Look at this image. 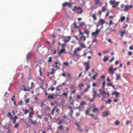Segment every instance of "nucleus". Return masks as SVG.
<instances>
[{"instance_id":"nucleus-1","label":"nucleus","mask_w":133,"mask_h":133,"mask_svg":"<svg viewBox=\"0 0 133 133\" xmlns=\"http://www.w3.org/2000/svg\"><path fill=\"white\" fill-rule=\"evenodd\" d=\"M84 64L86 66L85 68L86 71H88L90 68L89 62L88 61L87 62H84Z\"/></svg>"},{"instance_id":"nucleus-2","label":"nucleus","mask_w":133,"mask_h":133,"mask_svg":"<svg viewBox=\"0 0 133 133\" xmlns=\"http://www.w3.org/2000/svg\"><path fill=\"white\" fill-rule=\"evenodd\" d=\"M86 102L84 101H82L80 103L79 106L76 108V109H79L81 108H84V105H86Z\"/></svg>"},{"instance_id":"nucleus-3","label":"nucleus","mask_w":133,"mask_h":133,"mask_svg":"<svg viewBox=\"0 0 133 133\" xmlns=\"http://www.w3.org/2000/svg\"><path fill=\"white\" fill-rule=\"evenodd\" d=\"M72 5L71 3H69L68 2H65L62 4V6L64 7L68 5V6L70 8H71L72 6Z\"/></svg>"},{"instance_id":"nucleus-4","label":"nucleus","mask_w":133,"mask_h":133,"mask_svg":"<svg viewBox=\"0 0 133 133\" xmlns=\"http://www.w3.org/2000/svg\"><path fill=\"white\" fill-rule=\"evenodd\" d=\"M75 9L77 10H80V11H77V13L79 14H81L83 12V10L81 7H77L76 6H75Z\"/></svg>"},{"instance_id":"nucleus-5","label":"nucleus","mask_w":133,"mask_h":133,"mask_svg":"<svg viewBox=\"0 0 133 133\" xmlns=\"http://www.w3.org/2000/svg\"><path fill=\"white\" fill-rule=\"evenodd\" d=\"M64 39V42L65 43L68 42L70 39L71 37L70 36H64L63 37Z\"/></svg>"},{"instance_id":"nucleus-6","label":"nucleus","mask_w":133,"mask_h":133,"mask_svg":"<svg viewBox=\"0 0 133 133\" xmlns=\"http://www.w3.org/2000/svg\"><path fill=\"white\" fill-rule=\"evenodd\" d=\"M108 70L109 71L110 74L111 75H114V70L113 69V67L112 66L110 67L108 69Z\"/></svg>"},{"instance_id":"nucleus-7","label":"nucleus","mask_w":133,"mask_h":133,"mask_svg":"<svg viewBox=\"0 0 133 133\" xmlns=\"http://www.w3.org/2000/svg\"><path fill=\"white\" fill-rule=\"evenodd\" d=\"M72 25H74V27L75 29H78L79 30H80L79 28L80 27L79 26V25L77 26V25L76 21H75L73 24Z\"/></svg>"},{"instance_id":"nucleus-8","label":"nucleus","mask_w":133,"mask_h":133,"mask_svg":"<svg viewBox=\"0 0 133 133\" xmlns=\"http://www.w3.org/2000/svg\"><path fill=\"white\" fill-rule=\"evenodd\" d=\"M99 30H98V29L97 28L95 32H93L92 33V35L93 36L95 35L96 36L99 33Z\"/></svg>"},{"instance_id":"nucleus-9","label":"nucleus","mask_w":133,"mask_h":133,"mask_svg":"<svg viewBox=\"0 0 133 133\" xmlns=\"http://www.w3.org/2000/svg\"><path fill=\"white\" fill-rule=\"evenodd\" d=\"M109 113L108 111L107 110L105 111L103 113L102 116L103 117H105L106 116H108Z\"/></svg>"},{"instance_id":"nucleus-10","label":"nucleus","mask_w":133,"mask_h":133,"mask_svg":"<svg viewBox=\"0 0 133 133\" xmlns=\"http://www.w3.org/2000/svg\"><path fill=\"white\" fill-rule=\"evenodd\" d=\"M86 37L85 36H84V35H83L82 36H81L80 38L79 41H81L82 42V41H84L86 39Z\"/></svg>"},{"instance_id":"nucleus-11","label":"nucleus","mask_w":133,"mask_h":133,"mask_svg":"<svg viewBox=\"0 0 133 133\" xmlns=\"http://www.w3.org/2000/svg\"><path fill=\"white\" fill-rule=\"evenodd\" d=\"M92 112L94 113H96L98 114L99 112V109L97 108H94L92 110Z\"/></svg>"},{"instance_id":"nucleus-12","label":"nucleus","mask_w":133,"mask_h":133,"mask_svg":"<svg viewBox=\"0 0 133 133\" xmlns=\"http://www.w3.org/2000/svg\"><path fill=\"white\" fill-rule=\"evenodd\" d=\"M99 23L101 24L102 25H103L105 23V21L103 19H99Z\"/></svg>"},{"instance_id":"nucleus-13","label":"nucleus","mask_w":133,"mask_h":133,"mask_svg":"<svg viewBox=\"0 0 133 133\" xmlns=\"http://www.w3.org/2000/svg\"><path fill=\"white\" fill-rule=\"evenodd\" d=\"M78 44H79L80 46L81 47H83V48H86V46H85L84 44L82 42H81V41H79L78 43Z\"/></svg>"},{"instance_id":"nucleus-14","label":"nucleus","mask_w":133,"mask_h":133,"mask_svg":"<svg viewBox=\"0 0 133 133\" xmlns=\"http://www.w3.org/2000/svg\"><path fill=\"white\" fill-rule=\"evenodd\" d=\"M65 50V49H64V48H62L61 49L60 51L58 52V54L59 55H60L61 53H66Z\"/></svg>"},{"instance_id":"nucleus-15","label":"nucleus","mask_w":133,"mask_h":133,"mask_svg":"<svg viewBox=\"0 0 133 133\" xmlns=\"http://www.w3.org/2000/svg\"><path fill=\"white\" fill-rule=\"evenodd\" d=\"M31 121V123L34 125H36L37 124L36 121H34L32 119H29Z\"/></svg>"},{"instance_id":"nucleus-16","label":"nucleus","mask_w":133,"mask_h":133,"mask_svg":"<svg viewBox=\"0 0 133 133\" xmlns=\"http://www.w3.org/2000/svg\"><path fill=\"white\" fill-rule=\"evenodd\" d=\"M33 82H32L31 83V88L29 87L28 89H23V90L24 91H30V89H31L33 86Z\"/></svg>"},{"instance_id":"nucleus-17","label":"nucleus","mask_w":133,"mask_h":133,"mask_svg":"<svg viewBox=\"0 0 133 133\" xmlns=\"http://www.w3.org/2000/svg\"><path fill=\"white\" fill-rule=\"evenodd\" d=\"M32 56L31 53H28L26 55V59L28 62V61L29 59Z\"/></svg>"},{"instance_id":"nucleus-18","label":"nucleus","mask_w":133,"mask_h":133,"mask_svg":"<svg viewBox=\"0 0 133 133\" xmlns=\"http://www.w3.org/2000/svg\"><path fill=\"white\" fill-rule=\"evenodd\" d=\"M109 58V57L107 56H105L103 58V61L104 62H106L107 61H108Z\"/></svg>"},{"instance_id":"nucleus-19","label":"nucleus","mask_w":133,"mask_h":133,"mask_svg":"<svg viewBox=\"0 0 133 133\" xmlns=\"http://www.w3.org/2000/svg\"><path fill=\"white\" fill-rule=\"evenodd\" d=\"M92 17L93 18L94 21H95L97 19V17L95 13L93 14L92 15Z\"/></svg>"},{"instance_id":"nucleus-20","label":"nucleus","mask_w":133,"mask_h":133,"mask_svg":"<svg viewBox=\"0 0 133 133\" xmlns=\"http://www.w3.org/2000/svg\"><path fill=\"white\" fill-rule=\"evenodd\" d=\"M124 11H127V10L129 9V6L127 5H125L124 6Z\"/></svg>"},{"instance_id":"nucleus-21","label":"nucleus","mask_w":133,"mask_h":133,"mask_svg":"<svg viewBox=\"0 0 133 133\" xmlns=\"http://www.w3.org/2000/svg\"><path fill=\"white\" fill-rule=\"evenodd\" d=\"M114 94H115L116 96H117L119 95L120 93L119 92H118L117 91L113 92L112 93L111 95H113Z\"/></svg>"},{"instance_id":"nucleus-22","label":"nucleus","mask_w":133,"mask_h":133,"mask_svg":"<svg viewBox=\"0 0 133 133\" xmlns=\"http://www.w3.org/2000/svg\"><path fill=\"white\" fill-rule=\"evenodd\" d=\"M56 109H57V107H55L52 109L51 112V114L52 115H54V112Z\"/></svg>"},{"instance_id":"nucleus-23","label":"nucleus","mask_w":133,"mask_h":133,"mask_svg":"<svg viewBox=\"0 0 133 133\" xmlns=\"http://www.w3.org/2000/svg\"><path fill=\"white\" fill-rule=\"evenodd\" d=\"M89 115L92 117H94L95 120L97 119H98V117H95V115L93 114H90Z\"/></svg>"},{"instance_id":"nucleus-24","label":"nucleus","mask_w":133,"mask_h":133,"mask_svg":"<svg viewBox=\"0 0 133 133\" xmlns=\"http://www.w3.org/2000/svg\"><path fill=\"white\" fill-rule=\"evenodd\" d=\"M67 76L68 77V79H71L72 78V77L71 76L70 73H68L67 74Z\"/></svg>"},{"instance_id":"nucleus-25","label":"nucleus","mask_w":133,"mask_h":133,"mask_svg":"<svg viewBox=\"0 0 133 133\" xmlns=\"http://www.w3.org/2000/svg\"><path fill=\"white\" fill-rule=\"evenodd\" d=\"M93 94L92 95L93 97V98H95V97H96V95H97V92L96 91H94V92H93Z\"/></svg>"},{"instance_id":"nucleus-26","label":"nucleus","mask_w":133,"mask_h":133,"mask_svg":"<svg viewBox=\"0 0 133 133\" xmlns=\"http://www.w3.org/2000/svg\"><path fill=\"white\" fill-rule=\"evenodd\" d=\"M84 33L87 35L88 36L89 35V32L87 29H85L84 30Z\"/></svg>"},{"instance_id":"nucleus-27","label":"nucleus","mask_w":133,"mask_h":133,"mask_svg":"<svg viewBox=\"0 0 133 133\" xmlns=\"http://www.w3.org/2000/svg\"><path fill=\"white\" fill-rule=\"evenodd\" d=\"M116 80H118L121 78V76L120 75L116 74Z\"/></svg>"},{"instance_id":"nucleus-28","label":"nucleus","mask_w":133,"mask_h":133,"mask_svg":"<svg viewBox=\"0 0 133 133\" xmlns=\"http://www.w3.org/2000/svg\"><path fill=\"white\" fill-rule=\"evenodd\" d=\"M91 86L90 85H88L87 87V88L85 89V92H87L88 90V89L90 88Z\"/></svg>"},{"instance_id":"nucleus-29","label":"nucleus","mask_w":133,"mask_h":133,"mask_svg":"<svg viewBox=\"0 0 133 133\" xmlns=\"http://www.w3.org/2000/svg\"><path fill=\"white\" fill-rule=\"evenodd\" d=\"M98 75V73H97L95 75H94L92 76L91 78L93 79L94 80H95L96 79V77H97Z\"/></svg>"},{"instance_id":"nucleus-30","label":"nucleus","mask_w":133,"mask_h":133,"mask_svg":"<svg viewBox=\"0 0 133 133\" xmlns=\"http://www.w3.org/2000/svg\"><path fill=\"white\" fill-rule=\"evenodd\" d=\"M76 125H77V127L78 129L79 130H80L81 131H82V129L81 128V126L79 125V124L77 122H76Z\"/></svg>"},{"instance_id":"nucleus-31","label":"nucleus","mask_w":133,"mask_h":133,"mask_svg":"<svg viewBox=\"0 0 133 133\" xmlns=\"http://www.w3.org/2000/svg\"><path fill=\"white\" fill-rule=\"evenodd\" d=\"M48 98H49L50 99H54V96L52 95V94H51L50 95H48Z\"/></svg>"},{"instance_id":"nucleus-32","label":"nucleus","mask_w":133,"mask_h":133,"mask_svg":"<svg viewBox=\"0 0 133 133\" xmlns=\"http://www.w3.org/2000/svg\"><path fill=\"white\" fill-rule=\"evenodd\" d=\"M104 91H103V90H101V91L100 94L101 95H102L103 96V97L106 98V97H105V96L104 95Z\"/></svg>"},{"instance_id":"nucleus-33","label":"nucleus","mask_w":133,"mask_h":133,"mask_svg":"<svg viewBox=\"0 0 133 133\" xmlns=\"http://www.w3.org/2000/svg\"><path fill=\"white\" fill-rule=\"evenodd\" d=\"M84 83H79L78 86V87L79 88H80L82 87H84Z\"/></svg>"},{"instance_id":"nucleus-34","label":"nucleus","mask_w":133,"mask_h":133,"mask_svg":"<svg viewBox=\"0 0 133 133\" xmlns=\"http://www.w3.org/2000/svg\"><path fill=\"white\" fill-rule=\"evenodd\" d=\"M120 123L119 121L118 120H117L114 123L116 125H119Z\"/></svg>"},{"instance_id":"nucleus-35","label":"nucleus","mask_w":133,"mask_h":133,"mask_svg":"<svg viewBox=\"0 0 133 133\" xmlns=\"http://www.w3.org/2000/svg\"><path fill=\"white\" fill-rule=\"evenodd\" d=\"M105 82L104 81L103 83H102L103 85H102V87H101V88H103V89H104V90L105 89Z\"/></svg>"},{"instance_id":"nucleus-36","label":"nucleus","mask_w":133,"mask_h":133,"mask_svg":"<svg viewBox=\"0 0 133 133\" xmlns=\"http://www.w3.org/2000/svg\"><path fill=\"white\" fill-rule=\"evenodd\" d=\"M125 19V16H122L121 17L120 20L121 22H123Z\"/></svg>"},{"instance_id":"nucleus-37","label":"nucleus","mask_w":133,"mask_h":133,"mask_svg":"<svg viewBox=\"0 0 133 133\" xmlns=\"http://www.w3.org/2000/svg\"><path fill=\"white\" fill-rule=\"evenodd\" d=\"M34 114V113L33 112H31L29 113V118H31L32 116Z\"/></svg>"},{"instance_id":"nucleus-38","label":"nucleus","mask_w":133,"mask_h":133,"mask_svg":"<svg viewBox=\"0 0 133 133\" xmlns=\"http://www.w3.org/2000/svg\"><path fill=\"white\" fill-rule=\"evenodd\" d=\"M121 33V37H122L123 36V34H124L125 33V31H121L120 32Z\"/></svg>"},{"instance_id":"nucleus-39","label":"nucleus","mask_w":133,"mask_h":133,"mask_svg":"<svg viewBox=\"0 0 133 133\" xmlns=\"http://www.w3.org/2000/svg\"><path fill=\"white\" fill-rule=\"evenodd\" d=\"M85 24H84V22H81L80 23V24L79 25V26H80V27H82Z\"/></svg>"},{"instance_id":"nucleus-40","label":"nucleus","mask_w":133,"mask_h":133,"mask_svg":"<svg viewBox=\"0 0 133 133\" xmlns=\"http://www.w3.org/2000/svg\"><path fill=\"white\" fill-rule=\"evenodd\" d=\"M111 100L110 99H108V101H106V103L107 104H110L111 103Z\"/></svg>"},{"instance_id":"nucleus-41","label":"nucleus","mask_w":133,"mask_h":133,"mask_svg":"<svg viewBox=\"0 0 133 133\" xmlns=\"http://www.w3.org/2000/svg\"><path fill=\"white\" fill-rule=\"evenodd\" d=\"M42 68L41 67H40L39 68V74L40 76H42Z\"/></svg>"},{"instance_id":"nucleus-42","label":"nucleus","mask_w":133,"mask_h":133,"mask_svg":"<svg viewBox=\"0 0 133 133\" xmlns=\"http://www.w3.org/2000/svg\"><path fill=\"white\" fill-rule=\"evenodd\" d=\"M52 57H50L48 59V62H52Z\"/></svg>"},{"instance_id":"nucleus-43","label":"nucleus","mask_w":133,"mask_h":133,"mask_svg":"<svg viewBox=\"0 0 133 133\" xmlns=\"http://www.w3.org/2000/svg\"><path fill=\"white\" fill-rule=\"evenodd\" d=\"M58 129H59L61 130H62L63 129V127L62 125H60L58 127Z\"/></svg>"},{"instance_id":"nucleus-44","label":"nucleus","mask_w":133,"mask_h":133,"mask_svg":"<svg viewBox=\"0 0 133 133\" xmlns=\"http://www.w3.org/2000/svg\"><path fill=\"white\" fill-rule=\"evenodd\" d=\"M51 70L52 71L51 72H50V74L51 75H52L55 73V72L54 71V69H52Z\"/></svg>"},{"instance_id":"nucleus-45","label":"nucleus","mask_w":133,"mask_h":133,"mask_svg":"<svg viewBox=\"0 0 133 133\" xmlns=\"http://www.w3.org/2000/svg\"><path fill=\"white\" fill-rule=\"evenodd\" d=\"M107 85L108 87H110L111 86H112V83H107Z\"/></svg>"},{"instance_id":"nucleus-46","label":"nucleus","mask_w":133,"mask_h":133,"mask_svg":"<svg viewBox=\"0 0 133 133\" xmlns=\"http://www.w3.org/2000/svg\"><path fill=\"white\" fill-rule=\"evenodd\" d=\"M66 44L65 43H63L62 44V48H65L66 47Z\"/></svg>"},{"instance_id":"nucleus-47","label":"nucleus","mask_w":133,"mask_h":133,"mask_svg":"<svg viewBox=\"0 0 133 133\" xmlns=\"http://www.w3.org/2000/svg\"><path fill=\"white\" fill-rule=\"evenodd\" d=\"M26 103H28L30 101L29 98H27L26 99L24 100Z\"/></svg>"},{"instance_id":"nucleus-48","label":"nucleus","mask_w":133,"mask_h":133,"mask_svg":"<svg viewBox=\"0 0 133 133\" xmlns=\"http://www.w3.org/2000/svg\"><path fill=\"white\" fill-rule=\"evenodd\" d=\"M15 97V96L14 95L12 96V97L11 98V100L12 101H14L15 100L14 99V98Z\"/></svg>"},{"instance_id":"nucleus-49","label":"nucleus","mask_w":133,"mask_h":133,"mask_svg":"<svg viewBox=\"0 0 133 133\" xmlns=\"http://www.w3.org/2000/svg\"><path fill=\"white\" fill-rule=\"evenodd\" d=\"M24 114H26L27 113H28L29 112V110L27 109L25 110L24 111Z\"/></svg>"},{"instance_id":"nucleus-50","label":"nucleus","mask_w":133,"mask_h":133,"mask_svg":"<svg viewBox=\"0 0 133 133\" xmlns=\"http://www.w3.org/2000/svg\"><path fill=\"white\" fill-rule=\"evenodd\" d=\"M115 1V0H111L110 1V3L112 5H113L114 4Z\"/></svg>"},{"instance_id":"nucleus-51","label":"nucleus","mask_w":133,"mask_h":133,"mask_svg":"<svg viewBox=\"0 0 133 133\" xmlns=\"http://www.w3.org/2000/svg\"><path fill=\"white\" fill-rule=\"evenodd\" d=\"M95 3L97 5L98 4H99V2L100 0H95Z\"/></svg>"},{"instance_id":"nucleus-52","label":"nucleus","mask_w":133,"mask_h":133,"mask_svg":"<svg viewBox=\"0 0 133 133\" xmlns=\"http://www.w3.org/2000/svg\"><path fill=\"white\" fill-rule=\"evenodd\" d=\"M12 115L10 112H8L7 114V116L8 117L11 116Z\"/></svg>"},{"instance_id":"nucleus-53","label":"nucleus","mask_w":133,"mask_h":133,"mask_svg":"<svg viewBox=\"0 0 133 133\" xmlns=\"http://www.w3.org/2000/svg\"><path fill=\"white\" fill-rule=\"evenodd\" d=\"M23 103V102L22 100H21L19 102L18 105H21Z\"/></svg>"},{"instance_id":"nucleus-54","label":"nucleus","mask_w":133,"mask_h":133,"mask_svg":"<svg viewBox=\"0 0 133 133\" xmlns=\"http://www.w3.org/2000/svg\"><path fill=\"white\" fill-rule=\"evenodd\" d=\"M106 10L105 7H103L102 9V11L103 12H104L106 11Z\"/></svg>"},{"instance_id":"nucleus-55","label":"nucleus","mask_w":133,"mask_h":133,"mask_svg":"<svg viewBox=\"0 0 133 133\" xmlns=\"http://www.w3.org/2000/svg\"><path fill=\"white\" fill-rule=\"evenodd\" d=\"M62 123V121L61 120H60L58 121V123H57V124L58 125H60V124H61Z\"/></svg>"},{"instance_id":"nucleus-56","label":"nucleus","mask_w":133,"mask_h":133,"mask_svg":"<svg viewBox=\"0 0 133 133\" xmlns=\"http://www.w3.org/2000/svg\"><path fill=\"white\" fill-rule=\"evenodd\" d=\"M89 112V110H86L85 111V114L87 115H88Z\"/></svg>"},{"instance_id":"nucleus-57","label":"nucleus","mask_w":133,"mask_h":133,"mask_svg":"<svg viewBox=\"0 0 133 133\" xmlns=\"http://www.w3.org/2000/svg\"><path fill=\"white\" fill-rule=\"evenodd\" d=\"M19 125V124L18 123L15 124L14 126V127L15 128H17L18 127Z\"/></svg>"},{"instance_id":"nucleus-58","label":"nucleus","mask_w":133,"mask_h":133,"mask_svg":"<svg viewBox=\"0 0 133 133\" xmlns=\"http://www.w3.org/2000/svg\"><path fill=\"white\" fill-rule=\"evenodd\" d=\"M62 94L63 95L65 96L66 97H67L68 95L67 93L66 92H65L63 93Z\"/></svg>"},{"instance_id":"nucleus-59","label":"nucleus","mask_w":133,"mask_h":133,"mask_svg":"<svg viewBox=\"0 0 133 133\" xmlns=\"http://www.w3.org/2000/svg\"><path fill=\"white\" fill-rule=\"evenodd\" d=\"M115 59V57H112V58L109 61L111 63L112 62V61L114 60Z\"/></svg>"},{"instance_id":"nucleus-60","label":"nucleus","mask_w":133,"mask_h":133,"mask_svg":"<svg viewBox=\"0 0 133 133\" xmlns=\"http://www.w3.org/2000/svg\"><path fill=\"white\" fill-rule=\"evenodd\" d=\"M102 25L101 24L99 23V22H98L96 25V26L97 27V28L98 29V28L99 27V25Z\"/></svg>"},{"instance_id":"nucleus-61","label":"nucleus","mask_w":133,"mask_h":133,"mask_svg":"<svg viewBox=\"0 0 133 133\" xmlns=\"http://www.w3.org/2000/svg\"><path fill=\"white\" fill-rule=\"evenodd\" d=\"M44 120L45 121V122H47L48 121V118L46 117H44Z\"/></svg>"},{"instance_id":"nucleus-62","label":"nucleus","mask_w":133,"mask_h":133,"mask_svg":"<svg viewBox=\"0 0 133 133\" xmlns=\"http://www.w3.org/2000/svg\"><path fill=\"white\" fill-rule=\"evenodd\" d=\"M74 37L77 40V41H79L80 40L77 37V36L76 35H75L74 36Z\"/></svg>"},{"instance_id":"nucleus-63","label":"nucleus","mask_w":133,"mask_h":133,"mask_svg":"<svg viewBox=\"0 0 133 133\" xmlns=\"http://www.w3.org/2000/svg\"><path fill=\"white\" fill-rule=\"evenodd\" d=\"M79 31L80 32L79 35H83L84 33L83 32H81L80 30H79Z\"/></svg>"},{"instance_id":"nucleus-64","label":"nucleus","mask_w":133,"mask_h":133,"mask_svg":"<svg viewBox=\"0 0 133 133\" xmlns=\"http://www.w3.org/2000/svg\"><path fill=\"white\" fill-rule=\"evenodd\" d=\"M76 92V90H74L73 91H71L70 94L71 95L72 94H74V93H75Z\"/></svg>"}]
</instances>
